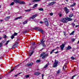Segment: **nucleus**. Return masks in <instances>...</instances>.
<instances>
[{
	"instance_id": "obj_1",
	"label": "nucleus",
	"mask_w": 79,
	"mask_h": 79,
	"mask_svg": "<svg viewBox=\"0 0 79 79\" xmlns=\"http://www.w3.org/2000/svg\"><path fill=\"white\" fill-rule=\"evenodd\" d=\"M55 62L53 64V65L52 67L53 68H56L58 66V64L59 61L58 60H56V59L55 60Z\"/></svg>"
},
{
	"instance_id": "obj_2",
	"label": "nucleus",
	"mask_w": 79,
	"mask_h": 79,
	"mask_svg": "<svg viewBox=\"0 0 79 79\" xmlns=\"http://www.w3.org/2000/svg\"><path fill=\"white\" fill-rule=\"evenodd\" d=\"M46 53L45 52H43V53H42L41 54L40 56H43L42 57V59H44L46 56H48V54H46L45 55V54Z\"/></svg>"
},
{
	"instance_id": "obj_3",
	"label": "nucleus",
	"mask_w": 79,
	"mask_h": 79,
	"mask_svg": "<svg viewBox=\"0 0 79 79\" xmlns=\"http://www.w3.org/2000/svg\"><path fill=\"white\" fill-rule=\"evenodd\" d=\"M61 21L64 23H67V22H68V21H67V17L62 18Z\"/></svg>"
},
{
	"instance_id": "obj_4",
	"label": "nucleus",
	"mask_w": 79,
	"mask_h": 79,
	"mask_svg": "<svg viewBox=\"0 0 79 79\" xmlns=\"http://www.w3.org/2000/svg\"><path fill=\"white\" fill-rule=\"evenodd\" d=\"M45 42V40L44 41V39H42L40 41V44L42 45L43 47H45L46 45L44 44V42Z\"/></svg>"
},
{
	"instance_id": "obj_5",
	"label": "nucleus",
	"mask_w": 79,
	"mask_h": 79,
	"mask_svg": "<svg viewBox=\"0 0 79 79\" xmlns=\"http://www.w3.org/2000/svg\"><path fill=\"white\" fill-rule=\"evenodd\" d=\"M35 29H36V30H38L39 32H41L42 34H44V31L42 29H39L38 27H35L34 28Z\"/></svg>"
},
{
	"instance_id": "obj_6",
	"label": "nucleus",
	"mask_w": 79,
	"mask_h": 79,
	"mask_svg": "<svg viewBox=\"0 0 79 79\" xmlns=\"http://www.w3.org/2000/svg\"><path fill=\"white\" fill-rule=\"evenodd\" d=\"M45 21H44V23L46 24V26L48 27L49 26V23H48V20L47 19L45 18L44 19Z\"/></svg>"
},
{
	"instance_id": "obj_7",
	"label": "nucleus",
	"mask_w": 79,
	"mask_h": 79,
	"mask_svg": "<svg viewBox=\"0 0 79 79\" xmlns=\"http://www.w3.org/2000/svg\"><path fill=\"white\" fill-rule=\"evenodd\" d=\"M64 11H65V12L66 14H68V13L69 12V9H68V8H67V7H64Z\"/></svg>"
},
{
	"instance_id": "obj_8",
	"label": "nucleus",
	"mask_w": 79,
	"mask_h": 79,
	"mask_svg": "<svg viewBox=\"0 0 79 79\" xmlns=\"http://www.w3.org/2000/svg\"><path fill=\"white\" fill-rule=\"evenodd\" d=\"M18 47V43L16 42L15 43L14 45H13L12 48V49L13 48H16V47Z\"/></svg>"
},
{
	"instance_id": "obj_9",
	"label": "nucleus",
	"mask_w": 79,
	"mask_h": 79,
	"mask_svg": "<svg viewBox=\"0 0 79 79\" xmlns=\"http://www.w3.org/2000/svg\"><path fill=\"white\" fill-rule=\"evenodd\" d=\"M64 45H65V44H62V45L60 46L61 50H63V48H64Z\"/></svg>"
},
{
	"instance_id": "obj_10",
	"label": "nucleus",
	"mask_w": 79,
	"mask_h": 79,
	"mask_svg": "<svg viewBox=\"0 0 79 79\" xmlns=\"http://www.w3.org/2000/svg\"><path fill=\"white\" fill-rule=\"evenodd\" d=\"M55 3H56V2L53 1V2H51L50 3H49L48 5H49V6L53 5H54V4H55Z\"/></svg>"
},
{
	"instance_id": "obj_11",
	"label": "nucleus",
	"mask_w": 79,
	"mask_h": 79,
	"mask_svg": "<svg viewBox=\"0 0 79 79\" xmlns=\"http://www.w3.org/2000/svg\"><path fill=\"white\" fill-rule=\"evenodd\" d=\"M33 64L32 63H28L26 65V66H31Z\"/></svg>"
},
{
	"instance_id": "obj_12",
	"label": "nucleus",
	"mask_w": 79,
	"mask_h": 79,
	"mask_svg": "<svg viewBox=\"0 0 79 79\" xmlns=\"http://www.w3.org/2000/svg\"><path fill=\"white\" fill-rule=\"evenodd\" d=\"M19 3L20 5H23V4H25V3L24 1H19Z\"/></svg>"
},
{
	"instance_id": "obj_13",
	"label": "nucleus",
	"mask_w": 79,
	"mask_h": 79,
	"mask_svg": "<svg viewBox=\"0 0 79 79\" xmlns=\"http://www.w3.org/2000/svg\"><path fill=\"white\" fill-rule=\"evenodd\" d=\"M67 18V21H72L73 19L69 17H66Z\"/></svg>"
},
{
	"instance_id": "obj_14",
	"label": "nucleus",
	"mask_w": 79,
	"mask_h": 79,
	"mask_svg": "<svg viewBox=\"0 0 79 79\" xmlns=\"http://www.w3.org/2000/svg\"><path fill=\"white\" fill-rule=\"evenodd\" d=\"M37 15L35 14L33 16H32V17H31V18H32V19H34L35 17H37Z\"/></svg>"
},
{
	"instance_id": "obj_15",
	"label": "nucleus",
	"mask_w": 79,
	"mask_h": 79,
	"mask_svg": "<svg viewBox=\"0 0 79 79\" xmlns=\"http://www.w3.org/2000/svg\"><path fill=\"white\" fill-rule=\"evenodd\" d=\"M67 64V63H66L65 64H64L63 68V69L64 70V68H67V66H66V65Z\"/></svg>"
},
{
	"instance_id": "obj_16",
	"label": "nucleus",
	"mask_w": 79,
	"mask_h": 79,
	"mask_svg": "<svg viewBox=\"0 0 79 79\" xmlns=\"http://www.w3.org/2000/svg\"><path fill=\"white\" fill-rule=\"evenodd\" d=\"M33 53H34L33 52H31V51H30L29 52V55L30 56H31L33 54Z\"/></svg>"
},
{
	"instance_id": "obj_17",
	"label": "nucleus",
	"mask_w": 79,
	"mask_h": 79,
	"mask_svg": "<svg viewBox=\"0 0 79 79\" xmlns=\"http://www.w3.org/2000/svg\"><path fill=\"white\" fill-rule=\"evenodd\" d=\"M41 73L40 72H36L34 73L35 75V76H39L40 74Z\"/></svg>"
},
{
	"instance_id": "obj_18",
	"label": "nucleus",
	"mask_w": 79,
	"mask_h": 79,
	"mask_svg": "<svg viewBox=\"0 0 79 79\" xmlns=\"http://www.w3.org/2000/svg\"><path fill=\"white\" fill-rule=\"evenodd\" d=\"M49 64H50L49 62H48V63L44 67V68H47L48 65H49Z\"/></svg>"
},
{
	"instance_id": "obj_19",
	"label": "nucleus",
	"mask_w": 79,
	"mask_h": 79,
	"mask_svg": "<svg viewBox=\"0 0 79 79\" xmlns=\"http://www.w3.org/2000/svg\"><path fill=\"white\" fill-rule=\"evenodd\" d=\"M19 0H14V2L16 3H19Z\"/></svg>"
},
{
	"instance_id": "obj_20",
	"label": "nucleus",
	"mask_w": 79,
	"mask_h": 79,
	"mask_svg": "<svg viewBox=\"0 0 79 79\" xmlns=\"http://www.w3.org/2000/svg\"><path fill=\"white\" fill-rule=\"evenodd\" d=\"M10 18V16H8L6 17L5 19V20H6V21H7L9 19V18Z\"/></svg>"
},
{
	"instance_id": "obj_21",
	"label": "nucleus",
	"mask_w": 79,
	"mask_h": 79,
	"mask_svg": "<svg viewBox=\"0 0 79 79\" xmlns=\"http://www.w3.org/2000/svg\"><path fill=\"white\" fill-rule=\"evenodd\" d=\"M73 14H70L69 15V18H72L73 16Z\"/></svg>"
},
{
	"instance_id": "obj_22",
	"label": "nucleus",
	"mask_w": 79,
	"mask_h": 79,
	"mask_svg": "<svg viewBox=\"0 0 79 79\" xmlns=\"http://www.w3.org/2000/svg\"><path fill=\"white\" fill-rule=\"evenodd\" d=\"M38 5V4H35L34 5L33 8H36V7H37V6Z\"/></svg>"
},
{
	"instance_id": "obj_23",
	"label": "nucleus",
	"mask_w": 79,
	"mask_h": 79,
	"mask_svg": "<svg viewBox=\"0 0 79 79\" xmlns=\"http://www.w3.org/2000/svg\"><path fill=\"white\" fill-rule=\"evenodd\" d=\"M75 5H76V3H73V4L71 5L70 6V7H73V6H75Z\"/></svg>"
},
{
	"instance_id": "obj_24",
	"label": "nucleus",
	"mask_w": 79,
	"mask_h": 79,
	"mask_svg": "<svg viewBox=\"0 0 79 79\" xmlns=\"http://www.w3.org/2000/svg\"><path fill=\"white\" fill-rule=\"evenodd\" d=\"M22 18V17L20 16L18 17H17L14 19V20H17V19H21Z\"/></svg>"
},
{
	"instance_id": "obj_25",
	"label": "nucleus",
	"mask_w": 79,
	"mask_h": 79,
	"mask_svg": "<svg viewBox=\"0 0 79 79\" xmlns=\"http://www.w3.org/2000/svg\"><path fill=\"white\" fill-rule=\"evenodd\" d=\"M67 50H69V49H71V47L70 46H68V47L67 48Z\"/></svg>"
},
{
	"instance_id": "obj_26",
	"label": "nucleus",
	"mask_w": 79,
	"mask_h": 79,
	"mask_svg": "<svg viewBox=\"0 0 79 79\" xmlns=\"http://www.w3.org/2000/svg\"><path fill=\"white\" fill-rule=\"evenodd\" d=\"M31 11V9L25 10V11H26V12H29V11Z\"/></svg>"
},
{
	"instance_id": "obj_27",
	"label": "nucleus",
	"mask_w": 79,
	"mask_h": 79,
	"mask_svg": "<svg viewBox=\"0 0 79 79\" xmlns=\"http://www.w3.org/2000/svg\"><path fill=\"white\" fill-rule=\"evenodd\" d=\"M55 50H56V49H54L52 50V52H50V54H52V53H53V52H54V51Z\"/></svg>"
},
{
	"instance_id": "obj_28",
	"label": "nucleus",
	"mask_w": 79,
	"mask_h": 79,
	"mask_svg": "<svg viewBox=\"0 0 79 79\" xmlns=\"http://www.w3.org/2000/svg\"><path fill=\"white\" fill-rule=\"evenodd\" d=\"M74 33V31H73L72 33L69 34V35H73Z\"/></svg>"
},
{
	"instance_id": "obj_29",
	"label": "nucleus",
	"mask_w": 79,
	"mask_h": 79,
	"mask_svg": "<svg viewBox=\"0 0 79 79\" xmlns=\"http://www.w3.org/2000/svg\"><path fill=\"white\" fill-rule=\"evenodd\" d=\"M77 76V75H74L72 77L71 79H74V77H75V76Z\"/></svg>"
},
{
	"instance_id": "obj_30",
	"label": "nucleus",
	"mask_w": 79,
	"mask_h": 79,
	"mask_svg": "<svg viewBox=\"0 0 79 79\" xmlns=\"http://www.w3.org/2000/svg\"><path fill=\"white\" fill-rule=\"evenodd\" d=\"M60 69H59L58 71H56L57 74H60Z\"/></svg>"
},
{
	"instance_id": "obj_31",
	"label": "nucleus",
	"mask_w": 79,
	"mask_h": 79,
	"mask_svg": "<svg viewBox=\"0 0 79 79\" xmlns=\"http://www.w3.org/2000/svg\"><path fill=\"white\" fill-rule=\"evenodd\" d=\"M40 60H38L36 61V63H40Z\"/></svg>"
},
{
	"instance_id": "obj_32",
	"label": "nucleus",
	"mask_w": 79,
	"mask_h": 79,
	"mask_svg": "<svg viewBox=\"0 0 79 79\" xmlns=\"http://www.w3.org/2000/svg\"><path fill=\"white\" fill-rule=\"evenodd\" d=\"M18 35V33H16L15 32L14 33V34L13 35L14 36H16V35Z\"/></svg>"
},
{
	"instance_id": "obj_33",
	"label": "nucleus",
	"mask_w": 79,
	"mask_h": 79,
	"mask_svg": "<svg viewBox=\"0 0 79 79\" xmlns=\"http://www.w3.org/2000/svg\"><path fill=\"white\" fill-rule=\"evenodd\" d=\"M13 5H15V2H12L11 3H10V5L12 6Z\"/></svg>"
},
{
	"instance_id": "obj_34",
	"label": "nucleus",
	"mask_w": 79,
	"mask_h": 79,
	"mask_svg": "<svg viewBox=\"0 0 79 79\" xmlns=\"http://www.w3.org/2000/svg\"><path fill=\"white\" fill-rule=\"evenodd\" d=\"M25 77L26 78H27V77H29V75H27L25 76Z\"/></svg>"
},
{
	"instance_id": "obj_35",
	"label": "nucleus",
	"mask_w": 79,
	"mask_h": 79,
	"mask_svg": "<svg viewBox=\"0 0 79 79\" xmlns=\"http://www.w3.org/2000/svg\"><path fill=\"white\" fill-rule=\"evenodd\" d=\"M27 21H25V22L23 23V24H27Z\"/></svg>"
},
{
	"instance_id": "obj_36",
	"label": "nucleus",
	"mask_w": 79,
	"mask_h": 79,
	"mask_svg": "<svg viewBox=\"0 0 79 79\" xmlns=\"http://www.w3.org/2000/svg\"><path fill=\"white\" fill-rule=\"evenodd\" d=\"M10 42V40H8L6 44H5V45H7L8 44V42Z\"/></svg>"
},
{
	"instance_id": "obj_37",
	"label": "nucleus",
	"mask_w": 79,
	"mask_h": 79,
	"mask_svg": "<svg viewBox=\"0 0 79 79\" xmlns=\"http://www.w3.org/2000/svg\"><path fill=\"white\" fill-rule=\"evenodd\" d=\"M39 10L40 11H43V10H44V9L42 8H40Z\"/></svg>"
},
{
	"instance_id": "obj_38",
	"label": "nucleus",
	"mask_w": 79,
	"mask_h": 79,
	"mask_svg": "<svg viewBox=\"0 0 79 79\" xmlns=\"http://www.w3.org/2000/svg\"><path fill=\"white\" fill-rule=\"evenodd\" d=\"M75 39L74 38H72V39H71V40L72 41V42H74V41H75Z\"/></svg>"
},
{
	"instance_id": "obj_39",
	"label": "nucleus",
	"mask_w": 79,
	"mask_h": 79,
	"mask_svg": "<svg viewBox=\"0 0 79 79\" xmlns=\"http://www.w3.org/2000/svg\"><path fill=\"white\" fill-rule=\"evenodd\" d=\"M15 36L14 35H12L11 36V39H13L14 37H15Z\"/></svg>"
},
{
	"instance_id": "obj_40",
	"label": "nucleus",
	"mask_w": 79,
	"mask_h": 79,
	"mask_svg": "<svg viewBox=\"0 0 79 79\" xmlns=\"http://www.w3.org/2000/svg\"><path fill=\"white\" fill-rule=\"evenodd\" d=\"M71 59L72 60H75V59L74 58V57L72 56L71 57Z\"/></svg>"
},
{
	"instance_id": "obj_41",
	"label": "nucleus",
	"mask_w": 79,
	"mask_h": 79,
	"mask_svg": "<svg viewBox=\"0 0 79 79\" xmlns=\"http://www.w3.org/2000/svg\"><path fill=\"white\" fill-rule=\"evenodd\" d=\"M31 45H32V46H33V45H35V43H33L32 44H31Z\"/></svg>"
},
{
	"instance_id": "obj_42",
	"label": "nucleus",
	"mask_w": 79,
	"mask_h": 79,
	"mask_svg": "<svg viewBox=\"0 0 79 79\" xmlns=\"http://www.w3.org/2000/svg\"><path fill=\"white\" fill-rule=\"evenodd\" d=\"M32 2L34 3L35 2H36V0H32Z\"/></svg>"
},
{
	"instance_id": "obj_43",
	"label": "nucleus",
	"mask_w": 79,
	"mask_h": 79,
	"mask_svg": "<svg viewBox=\"0 0 79 79\" xmlns=\"http://www.w3.org/2000/svg\"><path fill=\"white\" fill-rule=\"evenodd\" d=\"M14 69H13L12 70H11L9 72V73H11V72L12 71H13Z\"/></svg>"
},
{
	"instance_id": "obj_44",
	"label": "nucleus",
	"mask_w": 79,
	"mask_h": 79,
	"mask_svg": "<svg viewBox=\"0 0 79 79\" xmlns=\"http://www.w3.org/2000/svg\"><path fill=\"white\" fill-rule=\"evenodd\" d=\"M44 74H42V79H44Z\"/></svg>"
},
{
	"instance_id": "obj_45",
	"label": "nucleus",
	"mask_w": 79,
	"mask_h": 79,
	"mask_svg": "<svg viewBox=\"0 0 79 79\" xmlns=\"http://www.w3.org/2000/svg\"><path fill=\"white\" fill-rule=\"evenodd\" d=\"M27 30H25V31H23V33H26V32H27Z\"/></svg>"
},
{
	"instance_id": "obj_46",
	"label": "nucleus",
	"mask_w": 79,
	"mask_h": 79,
	"mask_svg": "<svg viewBox=\"0 0 79 79\" xmlns=\"http://www.w3.org/2000/svg\"><path fill=\"white\" fill-rule=\"evenodd\" d=\"M59 15L60 17H61V16H62V15L61 14H59Z\"/></svg>"
},
{
	"instance_id": "obj_47",
	"label": "nucleus",
	"mask_w": 79,
	"mask_h": 79,
	"mask_svg": "<svg viewBox=\"0 0 79 79\" xmlns=\"http://www.w3.org/2000/svg\"><path fill=\"white\" fill-rule=\"evenodd\" d=\"M72 24L73 26H75V24H74V23H72Z\"/></svg>"
},
{
	"instance_id": "obj_48",
	"label": "nucleus",
	"mask_w": 79,
	"mask_h": 79,
	"mask_svg": "<svg viewBox=\"0 0 79 79\" xmlns=\"http://www.w3.org/2000/svg\"><path fill=\"white\" fill-rule=\"evenodd\" d=\"M50 15L51 16H52L53 15V13H50Z\"/></svg>"
},
{
	"instance_id": "obj_49",
	"label": "nucleus",
	"mask_w": 79,
	"mask_h": 79,
	"mask_svg": "<svg viewBox=\"0 0 79 79\" xmlns=\"http://www.w3.org/2000/svg\"><path fill=\"white\" fill-rule=\"evenodd\" d=\"M54 53L56 54H57V53H58V51H57L56 52H54Z\"/></svg>"
},
{
	"instance_id": "obj_50",
	"label": "nucleus",
	"mask_w": 79,
	"mask_h": 79,
	"mask_svg": "<svg viewBox=\"0 0 79 79\" xmlns=\"http://www.w3.org/2000/svg\"><path fill=\"white\" fill-rule=\"evenodd\" d=\"M36 2H40V0H36Z\"/></svg>"
},
{
	"instance_id": "obj_51",
	"label": "nucleus",
	"mask_w": 79,
	"mask_h": 79,
	"mask_svg": "<svg viewBox=\"0 0 79 79\" xmlns=\"http://www.w3.org/2000/svg\"><path fill=\"white\" fill-rule=\"evenodd\" d=\"M2 45V43H0V47H1Z\"/></svg>"
},
{
	"instance_id": "obj_52",
	"label": "nucleus",
	"mask_w": 79,
	"mask_h": 79,
	"mask_svg": "<svg viewBox=\"0 0 79 79\" xmlns=\"http://www.w3.org/2000/svg\"><path fill=\"white\" fill-rule=\"evenodd\" d=\"M40 23H41V24H43V22L42 21H40Z\"/></svg>"
},
{
	"instance_id": "obj_53",
	"label": "nucleus",
	"mask_w": 79,
	"mask_h": 79,
	"mask_svg": "<svg viewBox=\"0 0 79 79\" xmlns=\"http://www.w3.org/2000/svg\"><path fill=\"white\" fill-rule=\"evenodd\" d=\"M0 21H1V22H2V21H3V19L1 20Z\"/></svg>"
},
{
	"instance_id": "obj_54",
	"label": "nucleus",
	"mask_w": 79,
	"mask_h": 79,
	"mask_svg": "<svg viewBox=\"0 0 79 79\" xmlns=\"http://www.w3.org/2000/svg\"><path fill=\"white\" fill-rule=\"evenodd\" d=\"M78 27V25H76L75 26V27Z\"/></svg>"
},
{
	"instance_id": "obj_55",
	"label": "nucleus",
	"mask_w": 79,
	"mask_h": 79,
	"mask_svg": "<svg viewBox=\"0 0 79 79\" xmlns=\"http://www.w3.org/2000/svg\"><path fill=\"white\" fill-rule=\"evenodd\" d=\"M2 39V37L1 36H0V40H1V39Z\"/></svg>"
},
{
	"instance_id": "obj_56",
	"label": "nucleus",
	"mask_w": 79,
	"mask_h": 79,
	"mask_svg": "<svg viewBox=\"0 0 79 79\" xmlns=\"http://www.w3.org/2000/svg\"><path fill=\"white\" fill-rule=\"evenodd\" d=\"M58 48H59V47H57L56 48V49Z\"/></svg>"
},
{
	"instance_id": "obj_57",
	"label": "nucleus",
	"mask_w": 79,
	"mask_h": 79,
	"mask_svg": "<svg viewBox=\"0 0 79 79\" xmlns=\"http://www.w3.org/2000/svg\"><path fill=\"white\" fill-rule=\"evenodd\" d=\"M17 76H18V75H15V77H17Z\"/></svg>"
},
{
	"instance_id": "obj_58",
	"label": "nucleus",
	"mask_w": 79,
	"mask_h": 79,
	"mask_svg": "<svg viewBox=\"0 0 79 79\" xmlns=\"http://www.w3.org/2000/svg\"><path fill=\"white\" fill-rule=\"evenodd\" d=\"M4 37H6V35H5V36H4Z\"/></svg>"
},
{
	"instance_id": "obj_59",
	"label": "nucleus",
	"mask_w": 79,
	"mask_h": 79,
	"mask_svg": "<svg viewBox=\"0 0 79 79\" xmlns=\"http://www.w3.org/2000/svg\"><path fill=\"white\" fill-rule=\"evenodd\" d=\"M66 0V1L67 2H68V0Z\"/></svg>"
},
{
	"instance_id": "obj_60",
	"label": "nucleus",
	"mask_w": 79,
	"mask_h": 79,
	"mask_svg": "<svg viewBox=\"0 0 79 79\" xmlns=\"http://www.w3.org/2000/svg\"><path fill=\"white\" fill-rule=\"evenodd\" d=\"M48 1H52V0H47Z\"/></svg>"
},
{
	"instance_id": "obj_61",
	"label": "nucleus",
	"mask_w": 79,
	"mask_h": 79,
	"mask_svg": "<svg viewBox=\"0 0 79 79\" xmlns=\"http://www.w3.org/2000/svg\"><path fill=\"white\" fill-rule=\"evenodd\" d=\"M56 0H52V1H56Z\"/></svg>"
},
{
	"instance_id": "obj_62",
	"label": "nucleus",
	"mask_w": 79,
	"mask_h": 79,
	"mask_svg": "<svg viewBox=\"0 0 79 79\" xmlns=\"http://www.w3.org/2000/svg\"><path fill=\"white\" fill-rule=\"evenodd\" d=\"M1 8V5H0V9Z\"/></svg>"
},
{
	"instance_id": "obj_63",
	"label": "nucleus",
	"mask_w": 79,
	"mask_h": 79,
	"mask_svg": "<svg viewBox=\"0 0 79 79\" xmlns=\"http://www.w3.org/2000/svg\"><path fill=\"white\" fill-rule=\"evenodd\" d=\"M72 10H74V9H72Z\"/></svg>"
},
{
	"instance_id": "obj_64",
	"label": "nucleus",
	"mask_w": 79,
	"mask_h": 79,
	"mask_svg": "<svg viewBox=\"0 0 79 79\" xmlns=\"http://www.w3.org/2000/svg\"><path fill=\"white\" fill-rule=\"evenodd\" d=\"M0 79H2V77H0Z\"/></svg>"
}]
</instances>
